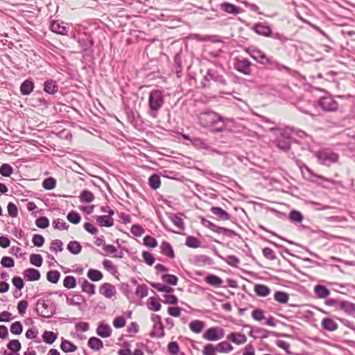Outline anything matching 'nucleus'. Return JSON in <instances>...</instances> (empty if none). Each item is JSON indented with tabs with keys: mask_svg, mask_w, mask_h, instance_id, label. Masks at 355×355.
<instances>
[{
	"mask_svg": "<svg viewBox=\"0 0 355 355\" xmlns=\"http://www.w3.org/2000/svg\"><path fill=\"white\" fill-rule=\"evenodd\" d=\"M30 261L33 265L40 267L42 264L43 259L40 254H33L30 257Z\"/></svg>",
	"mask_w": 355,
	"mask_h": 355,
	"instance_id": "nucleus-52",
	"label": "nucleus"
},
{
	"mask_svg": "<svg viewBox=\"0 0 355 355\" xmlns=\"http://www.w3.org/2000/svg\"><path fill=\"white\" fill-rule=\"evenodd\" d=\"M151 286L159 292L170 293L173 291L172 288L162 284L153 283L151 284Z\"/></svg>",
	"mask_w": 355,
	"mask_h": 355,
	"instance_id": "nucleus-44",
	"label": "nucleus"
},
{
	"mask_svg": "<svg viewBox=\"0 0 355 355\" xmlns=\"http://www.w3.org/2000/svg\"><path fill=\"white\" fill-rule=\"evenodd\" d=\"M67 219L71 223L78 224L80 220V216L75 211H71L67 215Z\"/></svg>",
	"mask_w": 355,
	"mask_h": 355,
	"instance_id": "nucleus-61",
	"label": "nucleus"
},
{
	"mask_svg": "<svg viewBox=\"0 0 355 355\" xmlns=\"http://www.w3.org/2000/svg\"><path fill=\"white\" fill-rule=\"evenodd\" d=\"M162 279L164 282L173 286L177 285L178 280V277L173 275H163Z\"/></svg>",
	"mask_w": 355,
	"mask_h": 355,
	"instance_id": "nucleus-50",
	"label": "nucleus"
},
{
	"mask_svg": "<svg viewBox=\"0 0 355 355\" xmlns=\"http://www.w3.org/2000/svg\"><path fill=\"white\" fill-rule=\"evenodd\" d=\"M251 65V62L245 58L236 59L234 64L235 69L245 75H249L250 73Z\"/></svg>",
	"mask_w": 355,
	"mask_h": 355,
	"instance_id": "nucleus-8",
	"label": "nucleus"
},
{
	"mask_svg": "<svg viewBox=\"0 0 355 355\" xmlns=\"http://www.w3.org/2000/svg\"><path fill=\"white\" fill-rule=\"evenodd\" d=\"M144 244L147 247L155 248L157 245V242L153 237L146 236L144 238Z\"/></svg>",
	"mask_w": 355,
	"mask_h": 355,
	"instance_id": "nucleus-56",
	"label": "nucleus"
},
{
	"mask_svg": "<svg viewBox=\"0 0 355 355\" xmlns=\"http://www.w3.org/2000/svg\"><path fill=\"white\" fill-rule=\"evenodd\" d=\"M36 311L40 316L49 318L55 312V306L49 300H38L36 304Z\"/></svg>",
	"mask_w": 355,
	"mask_h": 355,
	"instance_id": "nucleus-3",
	"label": "nucleus"
},
{
	"mask_svg": "<svg viewBox=\"0 0 355 355\" xmlns=\"http://www.w3.org/2000/svg\"><path fill=\"white\" fill-rule=\"evenodd\" d=\"M217 352L220 353H229L234 349L233 346L227 341H222L216 345Z\"/></svg>",
	"mask_w": 355,
	"mask_h": 355,
	"instance_id": "nucleus-24",
	"label": "nucleus"
},
{
	"mask_svg": "<svg viewBox=\"0 0 355 355\" xmlns=\"http://www.w3.org/2000/svg\"><path fill=\"white\" fill-rule=\"evenodd\" d=\"M82 291L89 295L95 294V286L85 280L82 284Z\"/></svg>",
	"mask_w": 355,
	"mask_h": 355,
	"instance_id": "nucleus-34",
	"label": "nucleus"
},
{
	"mask_svg": "<svg viewBox=\"0 0 355 355\" xmlns=\"http://www.w3.org/2000/svg\"><path fill=\"white\" fill-rule=\"evenodd\" d=\"M126 324V320L124 317L119 316L116 317L113 321V326L116 329H119L125 327Z\"/></svg>",
	"mask_w": 355,
	"mask_h": 355,
	"instance_id": "nucleus-57",
	"label": "nucleus"
},
{
	"mask_svg": "<svg viewBox=\"0 0 355 355\" xmlns=\"http://www.w3.org/2000/svg\"><path fill=\"white\" fill-rule=\"evenodd\" d=\"M314 293L318 298L324 299L330 295V291L324 286L316 285L314 286Z\"/></svg>",
	"mask_w": 355,
	"mask_h": 355,
	"instance_id": "nucleus-21",
	"label": "nucleus"
},
{
	"mask_svg": "<svg viewBox=\"0 0 355 355\" xmlns=\"http://www.w3.org/2000/svg\"><path fill=\"white\" fill-rule=\"evenodd\" d=\"M291 138L284 133H282L279 138L277 140V146L279 149L287 152L291 148Z\"/></svg>",
	"mask_w": 355,
	"mask_h": 355,
	"instance_id": "nucleus-10",
	"label": "nucleus"
},
{
	"mask_svg": "<svg viewBox=\"0 0 355 355\" xmlns=\"http://www.w3.org/2000/svg\"><path fill=\"white\" fill-rule=\"evenodd\" d=\"M340 309L347 314L355 313V304L347 301H342L339 304Z\"/></svg>",
	"mask_w": 355,
	"mask_h": 355,
	"instance_id": "nucleus-22",
	"label": "nucleus"
},
{
	"mask_svg": "<svg viewBox=\"0 0 355 355\" xmlns=\"http://www.w3.org/2000/svg\"><path fill=\"white\" fill-rule=\"evenodd\" d=\"M34 89V83L31 80H24L20 87V91L23 95H29Z\"/></svg>",
	"mask_w": 355,
	"mask_h": 355,
	"instance_id": "nucleus-17",
	"label": "nucleus"
},
{
	"mask_svg": "<svg viewBox=\"0 0 355 355\" xmlns=\"http://www.w3.org/2000/svg\"><path fill=\"white\" fill-rule=\"evenodd\" d=\"M44 89L46 93L55 94L58 91V86L55 81L48 80L44 83Z\"/></svg>",
	"mask_w": 355,
	"mask_h": 355,
	"instance_id": "nucleus-28",
	"label": "nucleus"
},
{
	"mask_svg": "<svg viewBox=\"0 0 355 355\" xmlns=\"http://www.w3.org/2000/svg\"><path fill=\"white\" fill-rule=\"evenodd\" d=\"M205 282L211 286L219 287L222 285V279L214 275H209L205 278Z\"/></svg>",
	"mask_w": 355,
	"mask_h": 355,
	"instance_id": "nucleus-27",
	"label": "nucleus"
},
{
	"mask_svg": "<svg viewBox=\"0 0 355 355\" xmlns=\"http://www.w3.org/2000/svg\"><path fill=\"white\" fill-rule=\"evenodd\" d=\"M225 331L222 327H213L207 329L203 334V338L207 341H217L223 338Z\"/></svg>",
	"mask_w": 355,
	"mask_h": 355,
	"instance_id": "nucleus-5",
	"label": "nucleus"
},
{
	"mask_svg": "<svg viewBox=\"0 0 355 355\" xmlns=\"http://www.w3.org/2000/svg\"><path fill=\"white\" fill-rule=\"evenodd\" d=\"M63 285L67 288H74L76 286V281L73 276H67L64 281Z\"/></svg>",
	"mask_w": 355,
	"mask_h": 355,
	"instance_id": "nucleus-42",
	"label": "nucleus"
},
{
	"mask_svg": "<svg viewBox=\"0 0 355 355\" xmlns=\"http://www.w3.org/2000/svg\"><path fill=\"white\" fill-rule=\"evenodd\" d=\"M80 200L84 202H91L94 200V194L87 190H84L80 195Z\"/></svg>",
	"mask_w": 355,
	"mask_h": 355,
	"instance_id": "nucleus-33",
	"label": "nucleus"
},
{
	"mask_svg": "<svg viewBox=\"0 0 355 355\" xmlns=\"http://www.w3.org/2000/svg\"><path fill=\"white\" fill-rule=\"evenodd\" d=\"M131 233L136 236H141L144 233V230L140 225L135 224L131 227Z\"/></svg>",
	"mask_w": 355,
	"mask_h": 355,
	"instance_id": "nucleus-58",
	"label": "nucleus"
},
{
	"mask_svg": "<svg viewBox=\"0 0 355 355\" xmlns=\"http://www.w3.org/2000/svg\"><path fill=\"white\" fill-rule=\"evenodd\" d=\"M211 211L215 216L222 220H229L230 218V214L220 207H213L211 208Z\"/></svg>",
	"mask_w": 355,
	"mask_h": 355,
	"instance_id": "nucleus-23",
	"label": "nucleus"
},
{
	"mask_svg": "<svg viewBox=\"0 0 355 355\" xmlns=\"http://www.w3.org/2000/svg\"><path fill=\"white\" fill-rule=\"evenodd\" d=\"M96 334L102 338H108L112 334V329L108 324L101 323L96 329Z\"/></svg>",
	"mask_w": 355,
	"mask_h": 355,
	"instance_id": "nucleus-15",
	"label": "nucleus"
},
{
	"mask_svg": "<svg viewBox=\"0 0 355 355\" xmlns=\"http://www.w3.org/2000/svg\"><path fill=\"white\" fill-rule=\"evenodd\" d=\"M318 162L324 165L336 163L338 160V155L328 150H320L315 153Z\"/></svg>",
	"mask_w": 355,
	"mask_h": 355,
	"instance_id": "nucleus-4",
	"label": "nucleus"
},
{
	"mask_svg": "<svg viewBox=\"0 0 355 355\" xmlns=\"http://www.w3.org/2000/svg\"><path fill=\"white\" fill-rule=\"evenodd\" d=\"M87 277L93 282H98L102 279L103 274L98 270L90 269L87 272Z\"/></svg>",
	"mask_w": 355,
	"mask_h": 355,
	"instance_id": "nucleus-29",
	"label": "nucleus"
},
{
	"mask_svg": "<svg viewBox=\"0 0 355 355\" xmlns=\"http://www.w3.org/2000/svg\"><path fill=\"white\" fill-rule=\"evenodd\" d=\"M96 223L101 227H110L114 225V219L112 216H95Z\"/></svg>",
	"mask_w": 355,
	"mask_h": 355,
	"instance_id": "nucleus-14",
	"label": "nucleus"
},
{
	"mask_svg": "<svg viewBox=\"0 0 355 355\" xmlns=\"http://www.w3.org/2000/svg\"><path fill=\"white\" fill-rule=\"evenodd\" d=\"M275 300L282 304H285L288 301L289 295L286 293L277 291L274 295Z\"/></svg>",
	"mask_w": 355,
	"mask_h": 355,
	"instance_id": "nucleus-36",
	"label": "nucleus"
},
{
	"mask_svg": "<svg viewBox=\"0 0 355 355\" xmlns=\"http://www.w3.org/2000/svg\"><path fill=\"white\" fill-rule=\"evenodd\" d=\"M170 220L171 222L178 228L182 229L184 225V222L182 218L178 214H171L170 216Z\"/></svg>",
	"mask_w": 355,
	"mask_h": 355,
	"instance_id": "nucleus-45",
	"label": "nucleus"
},
{
	"mask_svg": "<svg viewBox=\"0 0 355 355\" xmlns=\"http://www.w3.org/2000/svg\"><path fill=\"white\" fill-rule=\"evenodd\" d=\"M60 348L64 352H73L77 349V347L71 342L64 340L60 345Z\"/></svg>",
	"mask_w": 355,
	"mask_h": 355,
	"instance_id": "nucleus-30",
	"label": "nucleus"
},
{
	"mask_svg": "<svg viewBox=\"0 0 355 355\" xmlns=\"http://www.w3.org/2000/svg\"><path fill=\"white\" fill-rule=\"evenodd\" d=\"M56 182L53 178H49L45 179L42 182V186L45 189L51 190L55 187Z\"/></svg>",
	"mask_w": 355,
	"mask_h": 355,
	"instance_id": "nucleus-48",
	"label": "nucleus"
},
{
	"mask_svg": "<svg viewBox=\"0 0 355 355\" xmlns=\"http://www.w3.org/2000/svg\"><path fill=\"white\" fill-rule=\"evenodd\" d=\"M88 346L92 350L99 351L103 347V343L101 339L96 337H92L88 340Z\"/></svg>",
	"mask_w": 355,
	"mask_h": 355,
	"instance_id": "nucleus-19",
	"label": "nucleus"
},
{
	"mask_svg": "<svg viewBox=\"0 0 355 355\" xmlns=\"http://www.w3.org/2000/svg\"><path fill=\"white\" fill-rule=\"evenodd\" d=\"M217 352L216 346H214L211 344H207L204 346L202 349L203 355H216V352Z\"/></svg>",
	"mask_w": 355,
	"mask_h": 355,
	"instance_id": "nucleus-47",
	"label": "nucleus"
},
{
	"mask_svg": "<svg viewBox=\"0 0 355 355\" xmlns=\"http://www.w3.org/2000/svg\"><path fill=\"white\" fill-rule=\"evenodd\" d=\"M161 249L163 254L168 256L170 258H173L175 254L173 248L170 243L164 241L161 245Z\"/></svg>",
	"mask_w": 355,
	"mask_h": 355,
	"instance_id": "nucleus-31",
	"label": "nucleus"
},
{
	"mask_svg": "<svg viewBox=\"0 0 355 355\" xmlns=\"http://www.w3.org/2000/svg\"><path fill=\"white\" fill-rule=\"evenodd\" d=\"M21 343L18 340H12L8 345L7 347L12 352H17L21 349Z\"/></svg>",
	"mask_w": 355,
	"mask_h": 355,
	"instance_id": "nucleus-46",
	"label": "nucleus"
},
{
	"mask_svg": "<svg viewBox=\"0 0 355 355\" xmlns=\"http://www.w3.org/2000/svg\"><path fill=\"white\" fill-rule=\"evenodd\" d=\"M201 242L193 236H188L186 239V245L192 248H197L200 246Z\"/></svg>",
	"mask_w": 355,
	"mask_h": 355,
	"instance_id": "nucleus-41",
	"label": "nucleus"
},
{
	"mask_svg": "<svg viewBox=\"0 0 355 355\" xmlns=\"http://www.w3.org/2000/svg\"><path fill=\"white\" fill-rule=\"evenodd\" d=\"M164 103L163 92L159 89L152 90L149 94L148 105L150 115L153 118L157 116L159 110L162 107Z\"/></svg>",
	"mask_w": 355,
	"mask_h": 355,
	"instance_id": "nucleus-2",
	"label": "nucleus"
},
{
	"mask_svg": "<svg viewBox=\"0 0 355 355\" xmlns=\"http://www.w3.org/2000/svg\"><path fill=\"white\" fill-rule=\"evenodd\" d=\"M51 30L57 33L65 35L67 33V28L63 21H53L50 26Z\"/></svg>",
	"mask_w": 355,
	"mask_h": 355,
	"instance_id": "nucleus-12",
	"label": "nucleus"
},
{
	"mask_svg": "<svg viewBox=\"0 0 355 355\" xmlns=\"http://www.w3.org/2000/svg\"><path fill=\"white\" fill-rule=\"evenodd\" d=\"M35 225L40 228L44 229L49 225V221L46 217H40L35 220Z\"/></svg>",
	"mask_w": 355,
	"mask_h": 355,
	"instance_id": "nucleus-59",
	"label": "nucleus"
},
{
	"mask_svg": "<svg viewBox=\"0 0 355 355\" xmlns=\"http://www.w3.org/2000/svg\"><path fill=\"white\" fill-rule=\"evenodd\" d=\"M42 338L46 343L52 344L56 340L57 335L52 331H46L42 336Z\"/></svg>",
	"mask_w": 355,
	"mask_h": 355,
	"instance_id": "nucleus-37",
	"label": "nucleus"
},
{
	"mask_svg": "<svg viewBox=\"0 0 355 355\" xmlns=\"http://www.w3.org/2000/svg\"><path fill=\"white\" fill-rule=\"evenodd\" d=\"M148 288L145 285H139L137 287V289L135 291V294L141 298H144V297H146L148 295Z\"/></svg>",
	"mask_w": 355,
	"mask_h": 355,
	"instance_id": "nucleus-51",
	"label": "nucleus"
},
{
	"mask_svg": "<svg viewBox=\"0 0 355 355\" xmlns=\"http://www.w3.org/2000/svg\"><path fill=\"white\" fill-rule=\"evenodd\" d=\"M220 9L229 14L237 15L241 12V10L239 8L230 3H221Z\"/></svg>",
	"mask_w": 355,
	"mask_h": 355,
	"instance_id": "nucleus-16",
	"label": "nucleus"
},
{
	"mask_svg": "<svg viewBox=\"0 0 355 355\" xmlns=\"http://www.w3.org/2000/svg\"><path fill=\"white\" fill-rule=\"evenodd\" d=\"M63 244L60 240H54L51 242L50 250L55 252H61L63 250Z\"/></svg>",
	"mask_w": 355,
	"mask_h": 355,
	"instance_id": "nucleus-49",
	"label": "nucleus"
},
{
	"mask_svg": "<svg viewBox=\"0 0 355 355\" xmlns=\"http://www.w3.org/2000/svg\"><path fill=\"white\" fill-rule=\"evenodd\" d=\"M248 53L257 62L261 64H271L270 58L267 57L265 53L257 49H250L247 50Z\"/></svg>",
	"mask_w": 355,
	"mask_h": 355,
	"instance_id": "nucleus-6",
	"label": "nucleus"
},
{
	"mask_svg": "<svg viewBox=\"0 0 355 355\" xmlns=\"http://www.w3.org/2000/svg\"><path fill=\"white\" fill-rule=\"evenodd\" d=\"M23 331V327L21 322H15L10 326V331L12 334L15 335H19Z\"/></svg>",
	"mask_w": 355,
	"mask_h": 355,
	"instance_id": "nucleus-53",
	"label": "nucleus"
},
{
	"mask_svg": "<svg viewBox=\"0 0 355 355\" xmlns=\"http://www.w3.org/2000/svg\"><path fill=\"white\" fill-rule=\"evenodd\" d=\"M67 249L71 253L78 254L80 252L82 247L78 241H70L67 245Z\"/></svg>",
	"mask_w": 355,
	"mask_h": 355,
	"instance_id": "nucleus-32",
	"label": "nucleus"
},
{
	"mask_svg": "<svg viewBox=\"0 0 355 355\" xmlns=\"http://www.w3.org/2000/svg\"><path fill=\"white\" fill-rule=\"evenodd\" d=\"M46 277L50 282L56 284L60 279V273L58 270H51L48 272Z\"/></svg>",
	"mask_w": 355,
	"mask_h": 355,
	"instance_id": "nucleus-40",
	"label": "nucleus"
},
{
	"mask_svg": "<svg viewBox=\"0 0 355 355\" xmlns=\"http://www.w3.org/2000/svg\"><path fill=\"white\" fill-rule=\"evenodd\" d=\"M254 292L260 297H266L270 293V289L266 285L257 284L254 286Z\"/></svg>",
	"mask_w": 355,
	"mask_h": 355,
	"instance_id": "nucleus-26",
	"label": "nucleus"
},
{
	"mask_svg": "<svg viewBox=\"0 0 355 355\" xmlns=\"http://www.w3.org/2000/svg\"><path fill=\"white\" fill-rule=\"evenodd\" d=\"M253 29L257 34L264 37H270L272 35L271 28L262 23L255 24Z\"/></svg>",
	"mask_w": 355,
	"mask_h": 355,
	"instance_id": "nucleus-13",
	"label": "nucleus"
},
{
	"mask_svg": "<svg viewBox=\"0 0 355 355\" xmlns=\"http://www.w3.org/2000/svg\"><path fill=\"white\" fill-rule=\"evenodd\" d=\"M252 317L257 321H261L265 319L263 311L259 309H257L252 311Z\"/></svg>",
	"mask_w": 355,
	"mask_h": 355,
	"instance_id": "nucleus-63",
	"label": "nucleus"
},
{
	"mask_svg": "<svg viewBox=\"0 0 355 355\" xmlns=\"http://www.w3.org/2000/svg\"><path fill=\"white\" fill-rule=\"evenodd\" d=\"M321 324L324 329L329 331H334L338 328L336 322L329 318H324L322 320Z\"/></svg>",
	"mask_w": 355,
	"mask_h": 355,
	"instance_id": "nucleus-18",
	"label": "nucleus"
},
{
	"mask_svg": "<svg viewBox=\"0 0 355 355\" xmlns=\"http://www.w3.org/2000/svg\"><path fill=\"white\" fill-rule=\"evenodd\" d=\"M302 218H303L302 215L300 211H295V210H293L291 211L290 219L292 221L300 223V222H302Z\"/></svg>",
	"mask_w": 355,
	"mask_h": 355,
	"instance_id": "nucleus-62",
	"label": "nucleus"
},
{
	"mask_svg": "<svg viewBox=\"0 0 355 355\" xmlns=\"http://www.w3.org/2000/svg\"><path fill=\"white\" fill-rule=\"evenodd\" d=\"M53 226L54 228L62 230H66L68 227L67 223L64 221V220L58 218L53 221Z\"/></svg>",
	"mask_w": 355,
	"mask_h": 355,
	"instance_id": "nucleus-55",
	"label": "nucleus"
},
{
	"mask_svg": "<svg viewBox=\"0 0 355 355\" xmlns=\"http://www.w3.org/2000/svg\"><path fill=\"white\" fill-rule=\"evenodd\" d=\"M7 209H8V214L11 217L15 218V217L17 216L18 209H17V206L14 203L9 202L8 205Z\"/></svg>",
	"mask_w": 355,
	"mask_h": 355,
	"instance_id": "nucleus-64",
	"label": "nucleus"
},
{
	"mask_svg": "<svg viewBox=\"0 0 355 355\" xmlns=\"http://www.w3.org/2000/svg\"><path fill=\"white\" fill-rule=\"evenodd\" d=\"M153 334L159 338H162L164 336V325L162 323L154 324Z\"/></svg>",
	"mask_w": 355,
	"mask_h": 355,
	"instance_id": "nucleus-43",
	"label": "nucleus"
},
{
	"mask_svg": "<svg viewBox=\"0 0 355 355\" xmlns=\"http://www.w3.org/2000/svg\"><path fill=\"white\" fill-rule=\"evenodd\" d=\"M148 183L150 187L153 189H157L160 187L161 181L158 175L154 174L148 179Z\"/></svg>",
	"mask_w": 355,
	"mask_h": 355,
	"instance_id": "nucleus-35",
	"label": "nucleus"
},
{
	"mask_svg": "<svg viewBox=\"0 0 355 355\" xmlns=\"http://www.w3.org/2000/svg\"><path fill=\"white\" fill-rule=\"evenodd\" d=\"M318 104L322 109L329 112L336 111L338 107L336 101L330 96L322 97L320 99Z\"/></svg>",
	"mask_w": 355,
	"mask_h": 355,
	"instance_id": "nucleus-7",
	"label": "nucleus"
},
{
	"mask_svg": "<svg viewBox=\"0 0 355 355\" xmlns=\"http://www.w3.org/2000/svg\"><path fill=\"white\" fill-rule=\"evenodd\" d=\"M200 123L206 128H213L215 131L225 129V119L214 112H205L199 115Z\"/></svg>",
	"mask_w": 355,
	"mask_h": 355,
	"instance_id": "nucleus-1",
	"label": "nucleus"
},
{
	"mask_svg": "<svg viewBox=\"0 0 355 355\" xmlns=\"http://www.w3.org/2000/svg\"><path fill=\"white\" fill-rule=\"evenodd\" d=\"M99 292L101 295H103L105 297L110 299L112 297L115 296L116 293V290L115 286L110 283H104L102 284L99 288Z\"/></svg>",
	"mask_w": 355,
	"mask_h": 355,
	"instance_id": "nucleus-9",
	"label": "nucleus"
},
{
	"mask_svg": "<svg viewBox=\"0 0 355 355\" xmlns=\"http://www.w3.org/2000/svg\"><path fill=\"white\" fill-rule=\"evenodd\" d=\"M224 260L228 265L234 267H236L240 263L239 259L234 255L227 256Z\"/></svg>",
	"mask_w": 355,
	"mask_h": 355,
	"instance_id": "nucleus-54",
	"label": "nucleus"
},
{
	"mask_svg": "<svg viewBox=\"0 0 355 355\" xmlns=\"http://www.w3.org/2000/svg\"><path fill=\"white\" fill-rule=\"evenodd\" d=\"M189 329L195 334H200L204 329L205 324L201 320H193L189 323Z\"/></svg>",
	"mask_w": 355,
	"mask_h": 355,
	"instance_id": "nucleus-20",
	"label": "nucleus"
},
{
	"mask_svg": "<svg viewBox=\"0 0 355 355\" xmlns=\"http://www.w3.org/2000/svg\"><path fill=\"white\" fill-rule=\"evenodd\" d=\"M148 307L151 311H158L161 309V304L158 300L155 297H150L148 299Z\"/></svg>",
	"mask_w": 355,
	"mask_h": 355,
	"instance_id": "nucleus-38",
	"label": "nucleus"
},
{
	"mask_svg": "<svg viewBox=\"0 0 355 355\" xmlns=\"http://www.w3.org/2000/svg\"><path fill=\"white\" fill-rule=\"evenodd\" d=\"M13 173V169L8 164H3L0 166V174L4 177H10Z\"/></svg>",
	"mask_w": 355,
	"mask_h": 355,
	"instance_id": "nucleus-39",
	"label": "nucleus"
},
{
	"mask_svg": "<svg viewBox=\"0 0 355 355\" xmlns=\"http://www.w3.org/2000/svg\"><path fill=\"white\" fill-rule=\"evenodd\" d=\"M24 275L29 281H37L40 278V272L37 270L33 268L26 270L24 272Z\"/></svg>",
	"mask_w": 355,
	"mask_h": 355,
	"instance_id": "nucleus-25",
	"label": "nucleus"
},
{
	"mask_svg": "<svg viewBox=\"0 0 355 355\" xmlns=\"http://www.w3.org/2000/svg\"><path fill=\"white\" fill-rule=\"evenodd\" d=\"M168 350L171 355H176L180 352L179 345L176 342H171L168 344Z\"/></svg>",
	"mask_w": 355,
	"mask_h": 355,
	"instance_id": "nucleus-60",
	"label": "nucleus"
},
{
	"mask_svg": "<svg viewBox=\"0 0 355 355\" xmlns=\"http://www.w3.org/2000/svg\"><path fill=\"white\" fill-rule=\"evenodd\" d=\"M227 339L238 345H243L247 342V337L245 334L236 332L229 334L227 336Z\"/></svg>",
	"mask_w": 355,
	"mask_h": 355,
	"instance_id": "nucleus-11",
	"label": "nucleus"
}]
</instances>
